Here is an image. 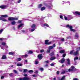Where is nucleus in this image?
Wrapping results in <instances>:
<instances>
[{
	"label": "nucleus",
	"mask_w": 80,
	"mask_h": 80,
	"mask_svg": "<svg viewBox=\"0 0 80 80\" xmlns=\"http://www.w3.org/2000/svg\"><path fill=\"white\" fill-rule=\"evenodd\" d=\"M19 71L20 72H22V70H21V69H19Z\"/></svg>",
	"instance_id": "obj_64"
},
{
	"label": "nucleus",
	"mask_w": 80,
	"mask_h": 80,
	"mask_svg": "<svg viewBox=\"0 0 80 80\" xmlns=\"http://www.w3.org/2000/svg\"><path fill=\"white\" fill-rule=\"evenodd\" d=\"M28 71V70L27 69H24L23 70V72L24 73H25V72H27Z\"/></svg>",
	"instance_id": "obj_36"
},
{
	"label": "nucleus",
	"mask_w": 80,
	"mask_h": 80,
	"mask_svg": "<svg viewBox=\"0 0 80 80\" xmlns=\"http://www.w3.org/2000/svg\"><path fill=\"white\" fill-rule=\"evenodd\" d=\"M44 5H45V6L48 7V8H52V7H53V5H52L51 3L49 4L45 3Z\"/></svg>",
	"instance_id": "obj_5"
},
{
	"label": "nucleus",
	"mask_w": 80,
	"mask_h": 80,
	"mask_svg": "<svg viewBox=\"0 0 80 80\" xmlns=\"http://www.w3.org/2000/svg\"><path fill=\"white\" fill-rule=\"evenodd\" d=\"M24 77H24L23 78H19V80H31V79L30 78L27 77H28V75L27 74H24Z\"/></svg>",
	"instance_id": "obj_1"
},
{
	"label": "nucleus",
	"mask_w": 80,
	"mask_h": 80,
	"mask_svg": "<svg viewBox=\"0 0 80 80\" xmlns=\"http://www.w3.org/2000/svg\"><path fill=\"white\" fill-rule=\"evenodd\" d=\"M53 47L52 46H50L49 47L48 50H51V49H53Z\"/></svg>",
	"instance_id": "obj_24"
},
{
	"label": "nucleus",
	"mask_w": 80,
	"mask_h": 80,
	"mask_svg": "<svg viewBox=\"0 0 80 80\" xmlns=\"http://www.w3.org/2000/svg\"><path fill=\"white\" fill-rule=\"evenodd\" d=\"M21 2V0H19L18 1V3H20V2Z\"/></svg>",
	"instance_id": "obj_60"
},
{
	"label": "nucleus",
	"mask_w": 80,
	"mask_h": 80,
	"mask_svg": "<svg viewBox=\"0 0 80 80\" xmlns=\"http://www.w3.org/2000/svg\"><path fill=\"white\" fill-rule=\"evenodd\" d=\"M72 18H73L71 16H68V21H69V20H70Z\"/></svg>",
	"instance_id": "obj_11"
},
{
	"label": "nucleus",
	"mask_w": 80,
	"mask_h": 80,
	"mask_svg": "<svg viewBox=\"0 0 80 80\" xmlns=\"http://www.w3.org/2000/svg\"><path fill=\"white\" fill-rule=\"evenodd\" d=\"M38 64V61H36L35 62V64H36V65H37Z\"/></svg>",
	"instance_id": "obj_45"
},
{
	"label": "nucleus",
	"mask_w": 80,
	"mask_h": 80,
	"mask_svg": "<svg viewBox=\"0 0 80 80\" xmlns=\"http://www.w3.org/2000/svg\"><path fill=\"white\" fill-rule=\"evenodd\" d=\"M46 52L47 53H50V50H49L48 49L47 50Z\"/></svg>",
	"instance_id": "obj_30"
},
{
	"label": "nucleus",
	"mask_w": 80,
	"mask_h": 80,
	"mask_svg": "<svg viewBox=\"0 0 80 80\" xmlns=\"http://www.w3.org/2000/svg\"><path fill=\"white\" fill-rule=\"evenodd\" d=\"M60 18H61V19H62L63 18V16L62 15H60Z\"/></svg>",
	"instance_id": "obj_53"
},
{
	"label": "nucleus",
	"mask_w": 80,
	"mask_h": 80,
	"mask_svg": "<svg viewBox=\"0 0 80 80\" xmlns=\"http://www.w3.org/2000/svg\"><path fill=\"white\" fill-rule=\"evenodd\" d=\"M78 51H79V50H77L76 52L74 53L73 55H78Z\"/></svg>",
	"instance_id": "obj_14"
},
{
	"label": "nucleus",
	"mask_w": 80,
	"mask_h": 80,
	"mask_svg": "<svg viewBox=\"0 0 80 80\" xmlns=\"http://www.w3.org/2000/svg\"><path fill=\"white\" fill-rule=\"evenodd\" d=\"M14 72L16 73V74H18V72H17V71L16 70H15L14 71Z\"/></svg>",
	"instance_id": "obj_42"
},
{
	"label": "nucleus",
	"mask_w": 80,
	"mask_h": 80,
	"mask_svg": "<svg viewBox=\"0 0 80 80\" xmlns=\"http://www.w3.org/2000/svg\"><path fill=\"white\" fill-rule=\"evenodd\" d=\"M56 59V57H52L50 58V60H53Z\"/></svg>",
	"instance_id": "obj_16"
},
{
	"label": "nucleus",
	"mask_w": 80,
	"mask_h": 80,
	"mask_svg": "<svg viewBox=\"0 0 80 80\" xmlns=\"http://www.w3.org/2000/svg\"><path fill=\"white\" fill-rule=\"evenodd\" d=\"M52 47H53V48H54V47H55V44H53V46H52Z\"/></svg>",
	"instance_id": "obj_54"
},
{
	"label": "nucleus",
	"mask_w": 80,
	"mask_h": 80,
	"mask_svg": "<svg viewBox=\"0 0 80 80\" xmlns=\"http://www.w3.org/2000/svg\"><path fill=\"white\" fill-rule=\"evenodd\" d=\"M22 33H25V30H22Z\"/></svg>",
	"instance_id": "obj_58"
},
{
	"label": "nucleus",
	"mask_w": 80,
	"mask_h": 80,
	"mask_svg": "<svg viewBox=\"0 0 80 80\" xmlns=\"http://www.w3.org/2000/svg\"><path fill=\"white\" fill-rule=\"evenodd\" d=\"M67 61L68 62H67V64L68 65H70V59L68 58L67 60Z\"/></svg>",
	"instance_id": "obj_19"
},
{
	"label": "nucleus",
	"mask_w": 80,
	"mask_h": 80,
	"mask_svg": "<svg viewBox=\"0 0 80 80\" xmlns=\"http://www.w3.org/2000/svg\"><path fill=\"white\" fill-rule=\"evenodd\" d=\"M59 53H65V50H61L59 51Z\"/></svg>",
	"instance_id": "obj_21"
},
{
	"label": "nucleus",
	"mask_w": 80,
	"mask_h": 80,
	"mask_svg": "<svg viewBox=\"0 0 80 80\" xmlns=\"http://www.w3.org/2000/svg\"><path fill=\"white\" fill-rule=\"evenodd\" d=\"M36 52H37V53H39V51L38 50H37L36 51Z\"/></svg>",
	"instance_id": "obj_63"
},
{
	"label": "nucleus",
	"mask_w": 80,
	"mask_h": 80,
	"mask_svg": "<svg viewBox=\"0 0 80 80\" xmlns=\"http://www.w3.org/2000/svg\"><path fill=\"white\" fill-rule=\"evenodd\" d=\"M54 52H51V53L49 55H50L51 57H52V56H54Z\"/></svg>",
	"instance_id": "obj_17"
},
{
	"label": "nucleus",
	"mask_w": 80,
	"mask_h": 80,
	"mask_svg": "<svg viewBox=\"0 0 80 80\" xmlns=\"http://www.w3.org/2000/svg\"><path fill=\"white\" fill-rule=\"evenodd\" d=\"M73 80H79L77 78H74L73 79Z\"/></svg>",
	"instance_id": "obj_56"
},
{
	"label": "nucleus",
	"mask_w": 80,
	"mask_h": 80,
	"mask_svg": "<svg viewBox=\"0 0 80 80\" xmlns=\"http://www.w3.org/2000/svg\"><path fill=\"white\" fill-rule=\"evenodd\" d=\"M3 31V29H2L1 30H0V34L1 33V32H2Z\"/></svg>",
	"instance_id": "obj_44"
},
{
	"label": "nucleus",
	"mask_w": 80,
	"mask_h": 80,
	"mask_svg": "<svg viewBox=\"0 0 80 80\" xmlns=\"http://www.w3.org/2000/svg\"><path fill=\"white\" fill-rule=\"evenodd\" d=\"M33 53V51L31 50H29L28 52V53H29L30 54H32V53Z\"/></svg>",
	"instance_id": "obj_27"
},
{
	"label": "nucleus",
	"mask_w": 80,
	"mask_h": 80,
	"mask_svg": "<svg viewBox=\"0 0 80 80\" xmlns=\"http://www.w3.org/2000/svg\"><path fill=\"white\" fill-rule=\"evenodd\" d=\"M45 66L46 67H48V64H46L45 65Z\"/></svg>",
	"instance_id": "obj_62"
},
{
	"label": "nucleus",
	"mask_w": 80,
	"mask_h": 80,
	"mask_svg": "<svg viewBox=\"0 0 80 80\" xmlns=\"http://www.w3.org/2000/svg\"><path fill=\"white\" fill-rule=\"evenodd\" d=\"M7 7L6 6V5H1L0 6V8H2V9H4V8H5V7Z\"/></svg>",
	"instance_id": "obj_13"
},
{
	"label": "nucleus",
	"mask_w": 80,
	"mask_h": 80,
	"mask_svg": "<svg viewBox=\"0 0 80 80\" xmlns=\"http://www.w3.org/2000/svg\"><path fill=\"white\" fill-rule=\"evenodd\" d=\"M44 52V50L43 49H42L40 50V52L41 53H42V52Z\"/></svg>",
	"instance_id": "obj_48"
},
{
	"label": "nucleus",
	"mask_w": 80,
	"mask_h": 80,
	"mask_svg": "<svg viewBox=\"0 0 80 80\" xmlns=\"http://www.w3.org/2000/svg\"><path fill=\"white\" fill-rule=\"evenodd\" d=\"M1 79H3L4 78V76H2L1 77Z\"/></svg>",
	"instance_id": "obj_51"
},
{
	"label": "nucleus",
	"mask_w": 80,
	"mask_h": 80,
	"mask_svg": "<svg viewBox=\"0 0 80 80\" xmlns=\"http://www.w3.org/2000/svg\"><path fill=\"white\" fill-rule=\"evenodd\" d=\"M35 29L34 28L32 29H31V32H34V31H35Z\"/></svg>",
	"instance_id": "obj_43"
},
{
	"label": "nucleus",
	"mask_w": 80,
	"mask_h": 80,
	"mask_svg": "<svg viewBox=\"0 0 80 80\" xmlns=\"http://www.w3.org/2000/svg\"><path fill=\"white\" fill-rule=\"evenodd\" d=\"M24 57H28V55L27 54H26L24 55Z\"/></svg>",
	"instance_id": "obj_55"
},
{
	"label": "nucleus",
	"mask_w": 80,
	"mask_h": 80,
	"mask_svg": "<svg viewBox=\"0 0 80 80\" xmlns=\"http://www.w3.org/2000/svg\"><path fill=\"white\" fill-rule=\"evenodd\" d=\"M61 41H65V39H64V38H62L61 39Z\"/></svg>",
	"instance_id": "obj_52"
},
{
	"label": "nucleus",
	"mask_w": 80,
	"mask_h": 80,
	"mask_svg": "<svg viewBox=\"0 0 80 80\" xmlns=\"http://www.w3.org/2000/svg\"><path fill=\"white\" fill-rule=\"evenodd\" d=\"M63 58H65V56H66V54L64 53L63 55H62Z\"/></svg>",
	"instance_id": "obj_37"
},
{
	"label": "nucleus",
	"mask_w": 80,
	"mask_h": 80,
	"mask_svg": "<svg viewBox=\"0 0 80 80\" xmlns=\"http://www.w3.org/2000/svg\"><path fill=\"white\" fill-rule=\"evenodd\" d=\"M22 26H23V24L21 23L18 26V28H20V27H21Z\"/></svg>",
	"instance_id": "obj_25"
},
{
	"label": "nucleus",
	"mask_w": 80,
	"mask_h": 80,
	"mask_svg": "<svg viewBox=\"0 0 80 80\" xmlns=\"http://www.w3.org/2000/svg\"><path fill=\"white\" fill-rule=\"evenodd\" d=\"M36 26V25L35 24H33L31 26V28H35V27Z\"/></svg>",
	"instance_id": "obj_22"
},
{
	"label": "nucleus",
	"mask_w": 80,
	"mask_h": 80,
	"mask_svg": "<svg viewBox=\"0 0 80 80\" xmlns=\"http://www.w3.org/2000/svg\"><path fill=\"white\" fill-rule=\"evenodd\" d=\"M56 73L57 75H59L60 73V72L58 71H57Z\"/></svg>",
	"instance_id": "obj_47"
},
{
	"label": "nucleus",
	"mask_w": 80,
	"mask_h": 80,
	"mask_svg": "<svg viewBox=\"0 0 80 80\" xmlns=\"http://www.w3.org/2000/svg\"><path fill=\"white\" fill-rule=\"evenodd\" d=\"M0 40H1V41H2L3 40V38H0Z\"/></svg>",
	"instance_id": "obj_61"
},
{
	"label": "nucleus",
	"mask_w": 80,
	"mask_h": 80,
	"mask_svg": "<svg viewBox=\"0 0 80 80\" xmlns=\"http://www.w3.org/2000/svg\"><path fill=\"white\" fill-rule=\"evenodd\" d=\"M28 72L29 73H33V71L32 70H30Z\"/></svg>",
	"instance_id": "obj_39"
},
{
	"label": "nucleus",
	"mask_w": 80,
	"mask_h": 80,
	"mask_svg": "<svg viewBox=\"0 0 80 80\" xmlns=\"http://www.w3.org/2000/svg\"><path fill=\"white\" fill-rule=\"evenodd\" d=\"M65 59L64 58H63L61 60V62L60 63H65Z\"/></svg>",
	"instance_id": "obj_10"
},
{
	"label": "nucleus",
	"mask_w": 80,
	"mask_h": 80,
	"mask_svg": "<svg viewBox=\"0 0 80 80\" xmlns=\"http://www.w3.org/2000/svg\"><path fill=\"white\" fill-rule=\"evenodd\" d=\"M38 58L39 60H41L42 59V58H43V56H42V54H40L38 55Z\"/></svg>",
	"instance_id": "obj_8"
},
{
	"label": "nucleus",
	"mask_w": 80,
	"mask_h": 80,
	"mask_svg": "<svg viewBox=\"0 0 80 80\" xmlns=\"http://www.w3.org/2000/svg\"><path fill=\"white\" fill-rule=\"evenodd\" d=\"M8 54L9 55H14V53L12 52H9Z\"/></svg>",
	"instance_id": "obj_28"
},
{
	"label": "nucleus",
	"mask_w": 80,
	"mask_h": 80,
	"mask_svg": "<svg viewBox=\"0 0 80 80\" xmlns=\"http://www.w3.org/2000/svg\"><path fill=\"white\" fill-rule=\"evenodd\" d=\"M75 37H76L77 38H78L79 36L78 35V34H77V33H76L75 34Z\"/></svg>",
	"instance_id": "obj_32"
},
{
	"label": "nucleus",
	"mask_w": 80,
	"mask_h": 80,
	"mask_svg": "<svg viewBox=\"0 0 80 80\" xmlns=\"http://www.w3.org/2000/svg\"><path fill=\"white\" fill-rule=\"evenodd\" d=\"M40 70H41V71H43V68H39Z\"/></svg>",
	"instance_id": "obj_40"
},
{
	"label": "nucleus",
	"mask_w": 80,
	"mask_h": 80,
	"mask_svg": "<svg viewBox=\"0 0 80 80\" xmlns=\"http://www.w3.org/2000/svg\"><path fill=\"white\" fill-rule=\"evenodd\" d=\"M53 80H57V78H53Z\"/></svg>",
	"instance_id": "obj_59"
},
{
	"label": "nucleus",
	"mask_w": 80,
	"mask_h": 80,
	"mask_svg": "<svg viewBox=\"0 0 80 80\" xmlns=\"http://www.w3.org/2000/svg\"><path fill=\"white\" fill-rule=\"evenodd\" d=\"M22 60V58H19L17 59V61L19 62V61H21Z\"/></svg>",
	"instance_id": "obj_29"
},
{
	"label": "nucleus",
	"mask_w": 80,
	"mask_h": 80,
	"mask_svg": "<svg viewBox=\"0 0 80 80\" xmlns=\"http://www.w3.org/2000/svg\"><path fill=\"white\" fill-rule=\"evenodd\" d=\"M2 60H5V59H7V56L5 55H2Z\"/></svg>",
	"instance_id": "obj_12"
},
{
	"label": "nucleus",
	"mask_w": 80,
	"mask_h": 80,
	"mask_svg": "<svg viewBox=\"0 0 80 80\" xmlns=\"http://www.w3.org/2000/svg\"><path fill=\"white\" fill-rule=\"evenodd\" d=\"M11 24L12 25H15L16 24V22L15 21H12L11 22Z\"/></svg>",
	"instance_id": "obj_15"
},
{
	"label": "nucleus",
	"mask_w": 80,
	"mask_h": 80,
	"mask_svg": "<svg viewBox=\"0 0 80 80\" xmlns=\"http://www.w3.org/2000/svg\"><path fill=\"white\" fill-rule=\"evenodd\" d=\"M17 65L18 67H20L21 66H22L23 64L22 63H18L17 64Z\"/></svg>",
	"instance_id": "obj_23"
},
{
	"label": "nucleus",
	"mask_w": 80,
	"mask_h": 80,
	"mask_svg": "<svg viewBox=\"0 0 80 80\" xmlns=\"http://www.w3.org/2000/svg\"><path fill=\"white\" fill-rule=\"evenodd\" d=\"M71 69L69 68L68 69L69 72H73V71H75L76 70V68H75V67L73 66H71Z\"/></svg>",
	"instance_id": "obj_6"
},
{
	"label": "nucleus",
	"mask_w": 80,
	"mask_h": 80,
	"mask_svg": "<svg viewBox=\"0 0 80 80\" xmlns=\"http://www.w3.org/2000/svg\"><path fill=\"white\" fill-rule=\"evenodd\" d=\"M2 45H3V46H5V45H6V43H5V42H2Z\"/></svg>",
	"instance_id": "obj_35"
},
{
	"label": "nucleus",
	"mask_w": 80,
	"mask_h": 80,
	"mask_svg": "<svg viewBox=\"0 0 80 80\" xmlns=\"http://www.w3.org/2000/svg\"><path fill=\"white\" fill-rule=\"evenodd\" d=\"M49 40H46L45 41V45H50L52 43V42H49Z\"/></svg>",
	"instance_id": "obj_7"
},
{
	"label": "nucleus",
	"mask_w": 80,
	"mask_h": 80,
	"mask_svg": "<svg viewBox=\"0 0 80 80\" xmlns=\"http://www.w3.org/2000/svg\"><path fill=\"white\" fill-rule=\"evenodd\" d=\"M45 62L46 63H49V62H48V61H45Z\"/></svg>",
	"instance_id": "obj_50"
},
{
	"label": "nucleus",
	"mask_w": 80,
	"mask_h": 80,
	"mask_svg": "<svg viewBox=\"0 0 80 80\" xmlns=\"http://www.w3.org/2000/svg\"><path fill=\"white\" fill-rule=\"evenodd\" d=\"M64 19L65 20H68V18H67L66 16H64Z\"/></svg>",
	"instance_id": "obj_41"
},
{
	"label": "nucleus",
	"mask_w": 80,
	"mask_h": 80,
	"mask_svg": "<svg viewBox=\"0 0 80 80\" xmlns=\"http://www.w3.org/2000/svg\"><path fill=\"white\" fill-rule=\"evenodd\" d=\"M65 78V76H63L61 78V80H64Z\"/></svg>",
	"instance_id": "obj_31"
},
{
	"label": "nucleus",
	"mask_w": 80,
	"mask_h": 80,
	"mask_svg": "<svg viewBox=\"0 0 80 80\" xmlns=\"http://www.w3.org/2000/svg\"><path fill=\"white\" fill-rule=\"evenodd\" d=\"M8 20L9 21H15V20H18V18H15L13 17H12L9 18H8Z\"/></svg>",
	"instance_id": "obj_4"
},
{
	"label": "nucleus",
	"mask_w": 80,
	"mask_h": 80,
	"mask_svg": "<svg viewBox=\"0 0 80 80\" xmlns=\"http://www.w3.org/2000/svg\"><path fill=\"white\" fill-rule=\"evenodd\" d=\"M78 58L77 57H75V58H74V61H75V60H78Z\"/></svg>",
	"instance_id": "obj_34"
},
{
	"label": "nucleus",
	"mask_w": 80,
	"mask_h": 80,
	"mask_svg": "<svg viewBox=\"0 0 80 80\" xmlns=\"http://www.w3.org/2000/svg\"><path fill=\"white\" fill-rule=\"evenodd\" d=\"M73 14L74 15H80V12L78 11L75 12H73Z\"/></svg>",
	"instance_id": "obj_9"
},
{
	"label": "nucleus",
	"mask_w": 80,
	"mask_h": 80,
	"mask_svg": "<svg viewBox=\"0 0 80 80\" xmlns=\"http://www.w3.org/2000/svg\"><path fill=\"white\" fill-rule=\"evenodd\" d=\"M9 76H10V77H12V76H13V73H11L9 74Z\"/></svg>",
	"instance_id": "obj_46"
},
{
	"label": "nucleus",
	"mask_w": 80,
	"mask_h": 80,
	"mask_svg": "<svg viewBox=\"0 0 80 80\" xmlns=\"http://www.w3.org/2000/svg\"><path fill=\"white\" fill-rule=\"evenodd\" d=\"M46 8L45 7H42L41 8V10H45V9Z\"/></svg>",
	"instance_id": "obj_26"
},
{
	"label": "nucleus",
	"mask_w": 80,
	"mask_h": 80,
	"mask_svg": "<svg viewBox=\"0 0 80 80\" xmlns=\"http://www.w3.org/2000/svg\"><path fill=\"white\" fill-rule=\"evenodd\" d=\"M51 66H52V67H53V66H54V65H55L54 64L52 63L50 64Z\"/></svg>",
	"instance_id": "obj_49"
},
{
	"label": "nucleus",
	"mask_w": 80,
	"mask_h": 80,
	"mask_svg": "<svg viewBox=\"0 0 80 80\" xmlns=\"http://www.w3.org/2000/svg\"><path fill=\"white\" fill-rule=\"evenodd\" d=\"M65 73V71H62V74H64Z\"/></svg>",
	"instance_id": "obj_57"
},
{
	"label": "nucleus",
	"mask_w": 80,
	"mask_h": 80,
	"mask_svg": "<svg viewBox=\"0 0 80 80\" xmlns=\"http://www.w3.org/2000/svg\"><path fill=\"white\" fill-rule=\"evenodd\" d=\"M42 7H43V4H40L38 6V8H41Z\"/></svg>",
	"instance_id": "obj_18"
},
{
	"label": "nucleus",
	"mask_w": 80,
	"mask_h": 80,
	"mask_svg": "<svg viewBox=\"0 0 80 80\" xmlns=\"http://www.w3.org/2000/svg\"><path fill=\"white\" fill-rule=\"evenodd\" d=\"M66 28H69L70 29V31L72 32H76V30L75 29H72L73 26H70L69 24H67L66 26Z\"/></svg>",
	"instance_id": "obj_3"
},
{
	"label": "nucleus",
	"mask_w": 80,
	"mask_h": 80,
	"mask_svg": "<svg viewBox=\"0 0 80 80\" xmlns=\"http://www.w3.org/2000/svg\"><path fill=\"white\" fill-rule=\"evenodd\" d=\"M1 17H0V20H2V21H3V22H7V20L5 19V18H7L8 17V15L5 14L1 15Z\"/></svg>",
	"instance_id": "obj_2"
},
{
	"label": "nucleus",
	"mask_w": 80,
	"mask_h": 80,
	"mask_svg": "<svg viewBox=\"0 0 80 80\" xmlns=\"http://www.w3.org/2000/svg\"><path fill=\"white\" fill-rule=\"evenodd\" d=\"M43 26L44 27H49V26L48 25L47 23H44L43 24Z\"/></svg>",
	"instance_id": "obj_20"
},
{
	"label": "nucleus",
	"mask_w": 80,
	"mask_h": 80,
	"mask_svg": "<svg viewBox=\"0 0 80 80\" xmlns=\"http://www.w3.org/2000/svg\"><path fill=\"white\" fill-rule=\"evenodd\" d=\"M22 22V20H18V23H21Z\"/></svg>",
	"instance_id": "obj_38"
},
{
	"label": "nucleus",
	"mask_w": 80,
	"mask_h": 80,
	"mask_svg": "<svg viewBox=\"0 0 80 80\" xmlns=\"http://www.w3.org/2000/svg\"><path fill=\"white\" fill-rule=\"evenodd\" d=\"M74 50H72V51H71L70 52V55H72L73 52H74Z\"/></svg>",
	"instance_id": "obj_33"
}]
</instances>
